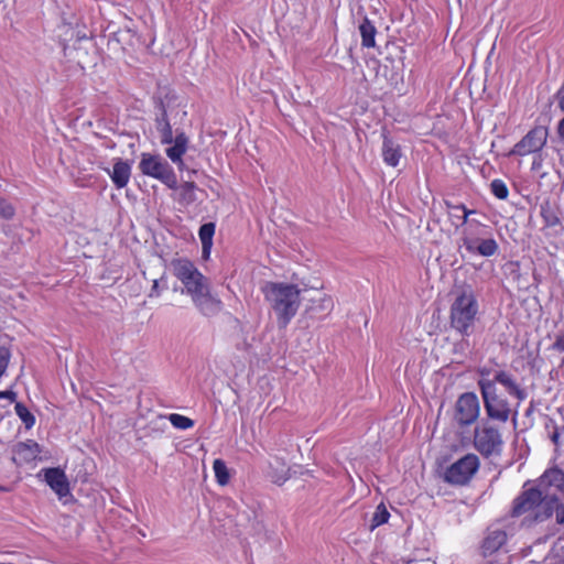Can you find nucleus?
Listing matches in <instances>:
<instances>
[{
	"instance_id": "27",
	"label": "nucleus",
	"mask_w": 564,
	"mask_h": 564,
	"mask_svg": "<svg viewBox=\"0 0 564 564\" xmlns=\"http://www.w3.org/2000/svg\"><path fill=\"white\" fill-rule=\"evenodd\" d=\"M390 517L389 511L387 510L386 506L383 503H380L371 519L370 530L376 529L377 527L388 522Z\"/></svg>"
},
{
	"instance_id": "32",
	"label": "nucleus",
	"mask_w": 564,
	"mask_h": 564,
	"mask_svg": "<svg viewBox=\"0 0 564 564\" xmlns=\"http://www.w3.org/2000/svg\"><path fill=\"white\" fill-rule=\"evenodd\" d=\"M551 426L553 427V430H554V431H553V433L550 435V438H551V441L553 442V444H554L555 446H558V445H560V435H561L560 433H561V431H564V426L558 427V426L555 424V422H554V420H553V419H549V420H547V422L545 423V427H546V429H549V427H551Z\"/></svg>"
},
{
	"instance_id": "30",
	"label": "nucleus",
	"mask_w": 564,
	"mask_h": 564,
	"mask_svg": "<svg viewBox=\"0 0 564 564\" xmlns=\"http://www.w3.org/2000/svg\"><path fill=\"white\" fill-rule=\"evenodd\" d=\"M492 194L499 199H506L509 191L501 180H494L490 184Z\"/></svg>"
},
{
	"instance_id": "11",
	"label": "nucleus",
	"mask_w": 564,
	"mask_h": 564,
	"mask_svg": "<svg viewBox=\"0 0 564 564\" xmlns=\"http://www.w3.org/2000/svg\"><path fill=\"white\" fill-rule=\"evenodd\" d=\"M542 502V491L536 488H530L524 490L513 501L511 510L512 517H520L529 511L536 509V506Z\"/></svg>"
},
{
	"instance_id": "12",
	"label": "nucleus",
	"mask_w": 564,
	"mask_h": 564,
	"mask_svg": "<svg viewBox=\"0 0 564 564\" xmlns=\"http://www.w3.org/2000/svg\"><path fill=\"white\" fill-rule=\"evenodd\" d=\"M308 301L312 304L307 307V312L312 313L318 318L328 315L334 307L332 297L317 289L312 291V296L308 299Z\"/></svg>"
},
{
	"instance_id": "44",
	"label": "nucleus",
	"mask_w": 564,
	"mask_h": 564,
	"mask_svg": "<svg viewBox=\"0 0 564 564\" xmlns=\"http://www.w3.org/2000/svg\"><path fill=\"white\" fill-rule=\"evenodd\" d=\"M480 375H481V376H488V375H489V370H487V369H481V370H480Z\"/></svg>"
},
{
	"instance_id": "38",
	"label": "nucleus",
	"mask_w": 564,
	"mask_h": 564,
	"mask_svg": "<svg viewBox=\"0 0 564 564\" xmlns=\"http://www.w3.org/2000/svg\"><path fill=\"white\" fill-rule=\"evenodd\" d=\"M0 399H8L10 402H15L17 392L12 390L0 391Z\"/></svg>"
},
{
	"instance_id": "10",
	"label": "nucleus",
	"mask_w": 564,
	"mask_h": 564,
	"mask_svg": "<svg viewBox=\"0 0 564 564\" xmlns=\"http://www.w3.org/2000/svg\"><path fill=\"white\" fill-rule=\"evenodd\" d=\"M479 415V401L475 393H463L455 404L454 419L458 425L465 426L473 424Z\"/></svg>"
},
{
	"instance_id": "22",
	"label": "nucleus",
	"mask_w": 564,
	"mask_h": 564,
	"mask_svg": "<svg viewBox=\"0 0 564 564\" xmlns=\"http://www.w3.org/2000/svg\"><path fill=\"white\" fill-rule=\"evenodd\" d=\"M541 216L547 227H555L560 225L557 212L549 203L541 205Z\"/></svg>"
},
{
	"instance_id": "25",
	"label": "nucleus",
	"mask_w": 564,
	"mask_h": 564,
	"mask_svg": "<svg viewBox=\"0 0 564 564\" xmlns=\"http://www.w3.org/2000/svg\"><path fill=\"white\" fill-rule=\"evenodd\" d=\"M214 471L217 479V482L220 486H225L229 481V471L224 460L215 459L214 460Z\"/></svg>"
},
{
	"instance_id": "15",
	"label": "nucleus",
	"mask_w": 564,
	"mask_h": 564,
	"mask_svg": "<svg viewBox=\"0 0 564 564\" xmlns=\"http://www.w3.org/2000/svg\"><path fill=\"white\" fill-rule=\"evenodd\" d=\"M382 158L386 164L395 167L402 158L401 147L392 138L383 134Z\"/></svg>"
},
{
	"instance_id": "36",
	"label": "nucleus",
	"mask_w": 564,
	"mask_h": 564,
	"mask_svg": "<svg viewBox=\"0 0 564 564\" xmlns=\"http://www.w3.org/2000/svg\"><path fill=\"white\" fill-rule=\"evenodd\" d=\"M14 215V208L4 198L0 197V216L10 219Z\"/></svg>"
},
{
	"instance_id": "3",
	"label": "nucleus",
	"mask_w": 564,
	"mask_h": 564,
	"mask_svg": "<svg viewBox=\"0 0 564 564\" xmlns=\"http://www.w3.org/2000/svg\"><path fill=\"white\" fill-rule=\"evenodd\" d=\"M477 312L478 304L473 291L464 290L451 307L452 327L463 335H470Z\"/></svg>"
},
{
	"instance_id": "7",
	"label": "nucleus",
	"mask_w": 564,
	"mask_h": 564,
	"mask_svg": "<svg viewBox=\"0 0 564 564\" xmlns=\"http://www.w3.org/2000/svg\"><path fill=\"white\" fill-rule=\"evenodd\" d=\"M474 445L484 457L488 458L501 454L503 440L497 427L484 421L475 429Z\"/></svg>"
},
{
	"instance_id": "41",
	"label": "nucleus",
	"mask_w": 564,
	"mask_h": 564,
	"mask_svg": "<svg viewBox=\"0 0 564 564\" xmlns=\"http://www.w3.org/2000/svg\"><path fill=\"white\" fill-rule=\"evenodd\" d=\"M557 135L560 142L564 144V117L560 120L557 124Z\"/></svg>"
},
{
	"instance_id": "33",
	"label": "nucleus",
	"mask_w": 564,
	"mask_h": 564,
	"mask_svg": "<svg viewBox=\"0 0 564 564\" xmlns=\"http://www.w3.org/2000/svg\"><path fill=\"white\" fill-rule=\"evenodd\" d=\"M452 208H453L454 210H457V212H458V210L463 212V215H462V216H459V214H452V216H454V217H456V218L460 219V224H462V225H465V224H467V223L469 224V221H470V220H468L469 215H471V214H475V213H476L475 210L467 209V208L465 207V205L452 206Z\"/></svg>"
},
{
	"instance_id": "35",
	"label": "nucleus",
	"mask_w": 564,
	"mask_h": 564,
	"mask_svg": "<svg viewBox=\"0 0 564 564\" xmlns=\"http://www.w3.org/2000/svg\"><path fill=\"white\" fill-rule=\"evenodd\" d=\"M160 139L163 144H171L173 142V131L171 124L161 127L159 130Z\"/></svg>"
},
{
	"instance_id": "14",
	"label": "nucleus",
	"mask_w": 564,
	"mask_h": 564,
	"mask_svg": "<svg viewBox=\"0 0 564 564\" xmlns=\"http://www.w3.org/2000/svg\"><path fill=\"white\" fill-rule=\"evenodd\" d=\"M173 145L166 149V155L173 163H176L181 169L183 165L182 156L186 152L188 138L184 131L176 130V135L173 139Z\"/></svg>"
},
{
	"instance_id": "31",
	"label": "nucleus",
	"mask_w": 564,
	"mask_h": 564,
	"mask_svg": "<svg viewBox=\"0 0 564 564\" xmlns=\"http://www.w3.org/2000/svg\"><path fill=\"white\" fill-rule=\"evenodd\" d=\"M156 106L160 109V115L155 119V127L159 130L161 127L169 126L170 122H169V119H167L166 109H165L164 104H163V101L161 99L156 102Z\"/></svg>"
},
{
	"instance_id": "19",
	"label": "nucleus",
	"mask_w": 564,
	"mask_h": 564,
	"mask_svg": "<svg viewBox=\"0 0 564 564\" xmlns=\"http://www.w3.org/2000/svg\"><path fill=\"white\" fill-rule=\"evenodd\" d=\"M557 506V497L555 495H545L542 496V502L536 506V511L534 513V521L542 522L549 519L553 512L554 508Z\"/></svg>"
},
{
	"instance_id": "46",
	"label": "nucleus",
	"mask_w": 564,
	"mask_h": 564,
	"mask_svg": "<svg viewBox=\"0 0 564 564\" xmlns=\"http://www.w3.org/2000/svg\"><path fill=\"white\" fill-rule=\"evenodd\" d=\"M533 411V404L530 405V408L527 410V415H530Z\"/></svg>"
},
{
	"instance_id": "40",
	"label": "nucleus",
	"mask_w": 564,
	"mask_h": 564,
	"mask_svg": "<svg viewBox=\"0 0 564 564\" xmlns=\"http://www.w3.org/2000/svg\"><path fill=\"white\" fill-rule=\"evenodd\" d=\"M509 394L514 395L520 401L524 400L527 397V393L523 389H521L519 386L516 387L514 391H511Z\"/></svg>"
},
{
	"instance_id": "28",
	"label": "nucleus",
	"mask_w": 564,
	"mask_h": 564,
	"mask_svg": "<svg viewBox=\"0 0 564 564\" xmlns=\"http://www.w3.org/2000/svg\"><path fill=\"white\" fill-rule=\"evenodd\" d=\"M195 188L196 186L193 182H185L182 184L180 187L181 202L185 204L194 203L196 200Z\"/></svg>"
},
{
	"instance_id": "37",
	"label": "nucleus",
	"mask_w": 564,
	"mask_h": 564,
	"mask_svg": "<svg viewBox=\"0 0 564 564\" xmlns=\"http://www.w3.org/2000/svg\"><path fill=\"white\" fill-rule=\"evenodd\" d=\"M554 511L556 513V522L558 524L564 523V505L560 503L557 500V506L554 508Z\"/></svg>"
},
{
	"instance_id": "13",
	"label": "nucleus",
	"mask_w": 564,
	"mask_h": 564,
	"mask_svg": "<svg viewBox=\"0 0 564 564\" xmlns=\"http://www.w3.org/2000/svg\"><path fill=\"white\" fill-rule=\"evenodd\" d=\"M45 480L59 498L69 494V484L65 473L59 468L45 469Z\"/></svg>"
},
{
	"instance_id": "18",
	"label": "nucleus",
	"mask_w": 564,
	"mask_h": 564,
	"mask_svg": "<svg viewBox=\"0 0 564 564\" xmlns=\"http://www.w3.org/2000/svg\"><path fill=\"white\" fill-rule=\"evenodd\" d=\"M131 167L128 162L118 160L113 165V171L110 177L117 188H123L130 178Z\"/></svg>"
},
{
	"instance_id": "43",
	"label": "nucleus",
	"mask_w": 564,
	"mask_h": 564,
	"mask_svg": "<svg viewBox=\"0 0 564 564\" xmlns=\"http://www.w3.org/2000/svg\"><path fill=\"white\" fill-rule=\"evenodd\" d=\"M558 107L562 111H564V94L558 97Z\"/></svg>"
},
{
	"instance_id": "8",
	"label": "nucleus",
	"mask_w": 564,
	"mask_h": 564,
	"mask_svg": "<svg viewBox=\"0 0 564 564\" xmlns=\"http://www.w3.org/2000/svg\"><path fill=\"white\" fill-rule=\"evenodd\" d=\"M478 468L479 458L475 454H467L446 469L444 480L451 485H466Z\"/></svg>"
},
{
	"instance_id": "20",
	"label": "nucleus",
	"mask_w": 564,
	"mask_h": 564,
	"mask_svg": "<svg viewBox=\"0 0 564 564\" xmlns=\"http://www.w3.org/2000/svg\"><path fill=\"white\" fill-rule=\"evenodd\" d=\"M215 234V224L214 223H205L200 226L198 236L202 242L203 248V257L207 259L210 253V249L213 246V237Z\"/></svg>"
},
{
	"instance_id": "2",
	"label": "nucleus",
	"mask_w": 564,
	"mask_h": 564,
	"mask_svg": "<svg viewBox=\"0 0 564 564\" xmlns=\"http://www.w3.org/2000/svg\"><path fill=\"white\" fill-rule=\"evenodd\" d=\"M263 291L278 317L279 326L286 327L299 310L301 290L294 284L271 282Z\"/></svg>"
},
{
	"instance_id": "24",
	"label": "nucleus",
	"mask_w": 564,
	"mask_h": 564,
	"mask_svg": "<svg viewBox=\"0 0 564 564\" xmlns=\"http://www.w3.org/2000/svg\"><path fill=\"white\" fill-rule=\"evenodd\" d=\"M17 452L24 454L26 459H34L40 454V446L36 442L29 441L28 443H19L17 445Z\"/></svg>"
},
{
	"instance_id": "26",
	"label": "nucleus",
	"mask_w": 564,
	"mask_h": 564,
	"mask_svg": "<svg viewBox=\"0 0 564 564\" xmlns=\"http://www.w3.org/2000/svg\"><path fill=\"white\" fill-rule=\"evenodd\" d=\"M491 381H495V383L498 382L502 384L508 391V393L514 391L516 387L518 386L513 377L507 371H497Z\"/></svg>"
},
{
	"instance_id": "6",
	"label": "nucleus",
	"mask_w": 564,
	"mask_h": 564,
	"mask_svg": "<svg viewBox=\"0 0 564 564\" xmlns=\"http://www.w3.org/2000/svg\"><path fill=\"white\" fill-rule=\"evenodd\" d=\"M142 174L161 181L169 188L177 187V177L169 162L160 155L143 153L139 163Z\"/></svg>"
},
{
	"instance_id": "45",
	"label": "nucleus",
	"mask_w": 564,
	"mask_h": 564,
	"mask_svg": "<svg viewBox=\"0 0 564 564\" xmlns=\"http://www.w3.org/2000/svg\"><path fill=\"white\" fill-rule=\"evenodd\" d=\"M540 166V162H536V160L533 161L532 169H538Z\"/></svg>"
},
{
	"instance_id": "16",
	"label": "nucleus",
	"mask_w": 564,
	"mask_h": 564,
	"mask_svg": "<svg viewBox=\"0 0 564 564\" xmlns=\"http://www.w3.org/2000/svg\"><path fill=\"white\" fill-rule=\"evenodd\" d=\"M268 476L272 482L282 485L290 477V468L282 458L274 456L269 462Z\"/></svg>"
},
{
	"instance_id": "29",
	"label": "nucleus",
	"mask_w": 564,
	"mask_h": 564,
	"mask_svg": "<svg viewBox=\"0 0 564 564\" xmlns=\"http://www.w3.org/2000/svg\"><path fill=\"white\" fill-rule=\"evenodd\" d=\"M170 422L176 429L186 430L194 425V421L187 416L173 413L169 416Z\"/></svg>"
},
{
	"instance_id": "1",
	"label": "nucleus",
	"mask_w": 564,
	"mask_h": 564,
	"mask_svg": "<svg viewBox=\"0 0 564 564\" xmlns=\"http://www.w3.org/2000/svg\"><path fill=\"white\" fill-rule=\"evenodd\" d=\"M174 275L184 284L197 308L205 316H213L221 308V302L210 294L207 279L187 259L171 262Z\"/></svg>"
},
{
	"instance_id": "23",
	"label": "nucleus",
	"mask_w": 564,
	"mask_h": 564,
	"mask_svg": "<svg viewBox=\"0 0 564 564\" xmlns=\"http://www.w3.org/2000/svg\"><path fill=\"white\" fill-rule=\"evenodd\" d=\"M14 409L17 415L23 422L25 429H32L35 424V416L28 410V408L21 402H15Z\"/></svg>"
},
{
	"instance_id": "9",
	"label": "nucleus",
	"mask_w": 564,
	"mask_h": 564,
	"mask_svg": "<svg viewBox=\"0 0 564 564\" xmlns=\"http://www.w3.org/2000/svg\"><path fill=\"white\" fill-rule=\"evenodd\" d=\"M547 135L549 131L546 127H534L513 147L510 154L524 156L536 153L545 145Z\"/></svg>"
},
{
	"instance_id": "17",
	"label": "nucleus",
	"mask_w": 564,
	"mask_h": 564,
	"mask_svg": "<svg viewBox=\"0 0 564 564\" xmlns=\"http://www.w3.org/2000/svg\"><path fill=\"white\" fill-rule=\"evenodd\" d=\"M506 540L507 534L502 530L489 532L481 545L484 556H488L497 552L506 543Z\"/></svg>"
},
{
	"instance_id": "42",
	"label": "nucleus",
	"mask_w": 564,
	"mask_h": 564,
	"mask_svg": "<svg viewBox=\"0 0 564 564\" xmlns=\"http://www.w3.org/2000/svg\"><path fill=\"white\" fill-rule=\"evenodd\" d=\"M158 295H159V281L154 280L149 296H158Z\"/></svg>"
},
{
	"instance_id": "4",
	"label": "nucleus",
	"mask_w": 564,
	"mask_h": 564,
	"mask_svg": "<svg viewBox=\"0 0 564 564\" xmlns=\"http://www.w3.org/2000/svg\"><path fill=\"white\" fill-rule=\"evenodd\" d=\"M462 246L468 254L490 258L498 253V242L480 228V223L471 219L460 237Z\"/></svg>"
},
{
	"instance_id": "34",
	"label": "nucleus",
	"mask_w": 564,
	"mask_h": 564,
	"mask_svg": "<svg viewBox=\"0 0 564 564\" xmlns=\"http://www.w3.org/2000/svg\"><path fill=\"white\" fill-rule=\"evenodd\" d=\"M11 354L8 348L0 346V378L6 372L9 361H10Z\"/></svg>"
},
{
	"instance_id": "47",
	"label": "nucleus",
	"mask_w": 564,
	"mask_h": 564,
	"mask_svg": "<svg viewBox=\"0 0 564 564\" xmlns=\"http://www.w3.org/2000/svg\"><path fill=\"white\" fill-rule=\"evenodd\" d=\"M487 564H492L491 562H488Z\"/></svg>"
},
{
	"instance_id": "5",
	"label": "nucleus",
	"mask_w": 564,
	"mask_h": 564,
	"mask_svg": "<svg viewBox=\"0 0 564 564\" xmlns=\"http://www.w3.org/2000/svg\"><path fill=\"white\" fill-rule=\"evenodd\" d=\"M478 386L484 399L485 410L488 417L501 423H506L510 416L511 410L509 402L501 395H498L495 381L480 379Z\"/></svg>"
},
{
	"instance_id": "39",
	"label": "nucleus",
	"mask_w": 564,
	"mask_h": 564,
	"mask_svg": "<svg viewBox=\"0 0 564 564\" xmlns=\"http://www.w3.org/2000/svg\"><path fill=\"white\" fill-rule=\"evenodd\" d=\"M553 348L557 351H564V335L557 336L553 344Z\"/></svg>"
},
{
	"instance_id": "21",
	"label": "nucleus",
	"mask_w": 564,
	"mask_h": 564,
	"mask_svg": "<svg viewBox=\"0 0 564 564\" xmlns=\"http://www.w3.org/2000/svg\"><path fill=\"white\" fill-rule=\"evenodd\" d=\"M359 32L361 35V44L364 47H373L376 45L375 36L377 30L368 18H364L359 24Z\"/></svg>"
}]
</instances>
